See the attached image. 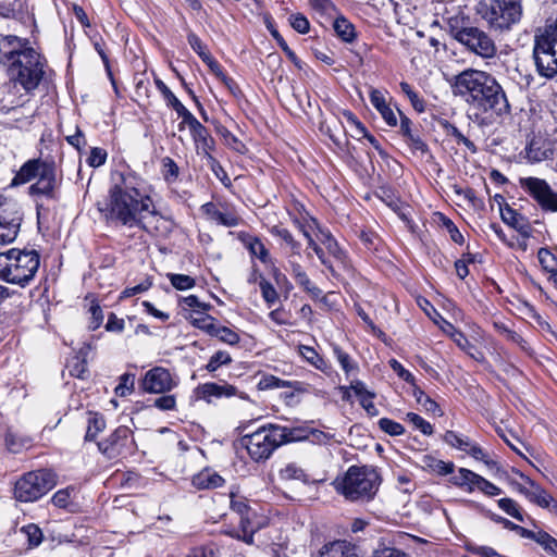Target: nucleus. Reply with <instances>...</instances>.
Masks as SVG:
<instances>
[{
	"mask_svg": "<svg viewBox=\"0 0 557 557\" xmlns=\"http://www.w3.org/2000/svg\"><path fill=\"white\" fill-rule=\"evenodd\" d=\"M141 178L133 174H121L109 190L104 206L98 203L107 220L129 227L148 228L146 220L157 215L151 197L145 189Z\"/></svg>",
	"mask_w": 557,
	"mask_h": 557,
	"instance_id": "obj_1",
	"label": "nucleus"
},
{
	"mask_svg": "<svg viewBox=\"0 0 557 557\" xmlns=\"http://www.w3.org/2000/svg\"><path fill=\"white\" fill-rule=\"evenodd\" d=\"M455 95L461 96L465 100L483 113L503 115L509 112L507 97L497 83L488 73L468 69L455 77Z\"/></svg>",
	"mask_w": 557,
	"mask_h": 557,
	"instance_id": "obj_2",
	"label": "nucleus"
},
{
	"mask_svg": "<svg viewBox=\"0 0 557 557\" xmlns=\"http://www.w3.org/2000/svg\"><path fill=\"white\" fill-rule=\"evenodd\" d=\"M0 62L7 67L8 76L26 91L34 90L44 76L40 54L16 36H7L0 46Z\"/></svg>",
	"mask_w": 557,
	"mask_h": 557,
	"instance_id": "obj_3",
	"label": "nucleus"
},
{
	"mask_svg": "<svg viewBox=\"0 0 557 557\" xmlns=\"http://www.w3.org/2000/svg\"><path fill=\"white\" fill-rule=\"evenodd\" d=\"M447 25L451 37L470 52L483 59H492L496 55L497 47L492 37L481 28L472 26L463 14L448 17Z\"/></svg>",
	"mask_w": 557,
	"mask_h": 557,
	"instance_id": "obj_4",
	"label": "nucleus"
},
{
	"mask_svg": "<svg viewBox=\"0 0 557 557\" xmlns=\"http://www.w3.org/2000/svg\"><path fill=\"white\" fill-rule=\"evenodd\" d=\"M379 479L372 468L351 466L343 479L334 482V486L349 500H369L379 488Z\"/></svg>",
	"mask_w": 557,
	"mask_h": 557,
	"instance_id": "obj_5",
	"label": "nucleus"
},
{
	"mask_svg": "<svg viewBox=\"0 0 557 557\" xmlns=\"http://www.w3.org/2000/svg\"><path fill=\"white\" fill-rule=\"evenodd\" d=\"M33 180L36 182L29 187L33 196L54 197L57 186L55 168L52 163L40 159L27 161L14 176L12 184L21 185Z\"/></svg>",
	"mask_w": 557,
	"mask_h": 557,
	"instance_id": "obj_6",
	"label": "nucleus"
},
{
	"mask_svg": "<svg viewBox=\"0 0 557 557\" xmlns=\"http://www.w3.org/2000/svg\"><path fill=\"white\" fill-rule=\"evenodd\" d=\"M475 12L491 28L508 30L522 16L521 0H479Z\"/></svg>",
	"mask_w": 557,
	"mask_h": 557,
	"instance_id": "obj_7",
	"label": "nucleus"
},
{
	"mask_svg": "<svg viewBox=\"0 0 557 557\" xmlns=\"http://www.w3.org/2000/svg\"><path fill=\"white\" fill-rule=\"evenodd\" d=\"M533 58L541 76L554 78L557 75V20L536 36Z\"/></svg>",
	"mask_w": 557,
	"mask_h": 557,
	"instance_id": "obj_8",
	"label": "nucleus"
},
{
	"mask_svg": "<svg viewBox=\"0 0 557 557\" xmlns=\"http://www.w3.org/2000/svg\"><path fill=\"white\" fill-rule=\"evenodd\" d=\"M283 432L281 425L268 424L250 434H246L242 442L251 459L262 461L270 458L273 451L282 445Z\"/></svg>",
	"mask_w": 557,
	"mask_h": 557,
	"instance_id": "obj_9",
	"label": "nucleus"
},
{
	"mask_svg": "<svg viewBox=\"0 0 557 557\" xmlns=\"http://www.w3.org/2000/svg\"><path fill=\"white\" fill-rule=\"evenodd\" d=\"M55 483V474L50 470L30 471L16 481L14 496L20 502H35L47 494Z\"/></svg>",
	"mask_w": 557,
	"mask_h": 557,
	"instance_id": "obj_10",
	"label": "nucleus"
},
{
	"mask_svg": "<svg viewBox=\"0 0 557 557\" xmlns=\"http://www.w3.org/2000/svg\"><path fill=\"white\" fill-rule=\"evenodd\" d=\"M40 257L36 250L12 249L9 283L26 286L39 269Z\"/></svg>",
	"mask_w": 557,
	"mask_h": 557,
	"instance_id": "obj_11",
	"label": "nucleus"
},
{
	"mask_svg": "<svg viewBox=\"0 0 557 557\" xmlns=\"http://www.w3.org/2000/svg\"><path fill=\"white\" fill-rule=\"evenodd\" d=\"M231 508L240 516V531H232L230 534L247 544H252L253 534L263 527V520L257 517L243 497H236L232 494Z\"/></svg>",
	"mask_w": 557,
	"mask_h": 557,
	"instance_id": "obj_12",
	"label": "nucleus"
},
{
	"mask_svg": "<svg viewBox=\"0 0 557 557\" xmlns=\"http://www.w3.org/2000/svg\"><path fill=\"white\" fill-rule=\"evenodd\" d=\"M520 187L545 211L557 212V193L539 177H521Z\"/></svg>",
	"mask_w": 557,
	"mask_h": 557,
	"instance_id": "obj_13",
	"label": "nucleus"
},
{
	"mask_svg": "<svg viewBox=\"0 0 557 557\" xmlns=\"http://www.w3.org/2000/svg\"><path fill=\"white\" fill-rule=\"evenodd\" d=\"M22 223V213L14 202H0V244L15 240Z\"/></svg>",
	"mask_w": 557,
	"mask_h": 557,
	"instance_id": "obj_14",
	"label": "nucleus"
},
{
	"mask_svg": "<svg viewBox=\"0 0 557 557\" xmlns=\"http://www.w3.org/2000/svg\"><path fill=\"white\" fill-rule=\"evenodd\" d=\"M135 445L132 431L127 426H119L107 440L98 443L99 450L113 459L131 450Z\"/></svg>",
	"mask_w": 557,
	"mask_h": 557,
	"instance_id": "obj_15",
	"label": "nucleus"
},
{
	"mask_svg": "<svg viewBox=\"0 0 557 557\" xmlns=\"http://www.w3.org/2000/svg\"><path fill=\"white\" fill-rule=\"evenodd\" d=\"M184 124L188 126L196 143L198 152L202 153L207 158L211 169L215 170V166H219L221 170L220 163L210 153L214 146V139L209 134L208 129L195 116H191Z\"/></svg>",
	"mask_w": 557,
	"mask_h": 557,
	"instance_id": "obj_16",
	"label": "nucleus"
},
{
	"mask_svg": "<svg viewBox=\"0 0 557 557\" xmlns=\"http://www.w3.org/2000/svg\"><path fill=\"white\" fill-rule=\"evenodd\" d=\"M177 385L169 370L162 367H156L146 372L141 386L143 389L151 394H164L172 391Z\"/></svg>",
	"mask_w": 557,
	"mask_h": 557,
	"instance_id": "obj_17",
	"label": "nucleus"
},
{
	"mask_svg": "<svg viewBox=\"0 0 557 557\" xmlns=\"http://www.w3.org/2000/svg\"><path fill=\"white\" fill-rule=\"evenodd\" d=\"M201 210L211 222L218 225L234 227L239 223V218L232 210L220 208L213 202L205 203Z\"/></svg>",
	"mask_w": 557,
	"mask_h": 557,
	"instance_id": "obj_18",
	"label": "nucleus"
},
{
	"mask_svg": "<svg viewBox=\"0 0 557 557\" xmlns=\"http://www.w3.org/2000/svg\"><path fill=\"white\" fill-rule=\"evenodd\" d=\"M398 113L400 116V134L406 138V143L409 145L410 149L413 152L425 153L428 151V145L422 140L419 128L401 112Z\"/></svg>",
	"mask_w": 557,
	"mask_h": 557,
	"instance_id": "obj_19",
	"label": "nucleus"
},
{
	"mask_svg": "<svg viewBox=\"0 0 557 557\" xmlns=\"http://www.w3.org/2000/svg\"><path fill=\"white\" fill-rule=\"evenodd\" d=\"M236 392V387L227 383H203L196 388L197 397L208 403H210L213 398L235 396Z\"/></svg>",
	"mask_w": 557,
	"mask_h": 557,
	"instance_id": "obj_20",
	"label": "nucleus"
},
{
	"mask_svg": "<svg viewBox=\"0 0 557 557\" xmlns=\"http://www.w3.org/2000/svg\"><path fill=\"white\" fill-rule=\"evenodd\" d=\"M317 557H358V554L351 543L339 540L324 544Z\"/></svg>",
	"mask_w": 557,
	"mask_h": 557,
	"instance_id": "obj_21",
	"label": "nucleus"
},
{
	"mask_svg": "<svg viewBox=\"0 0 557 557\" xmlns=\"http://www.w3.org/2000/svg\"><path fill=\"white\" fill-rule=\"evenodd\" d=\"M156 85L159 91L162 94L168 106L172 107L178 116L182 117V124L188 121L194 114L186 109V107L177 99V97L171 91V89L159 78L156 79Z\"/></svg>",
	"mask_w": 557,
	"mask_h": 557,
	"instance_id": "obj_22",
	"label": "nucleus"
},
{
	"mask_svg": "<svg viewBox=\"0 0 557 557\" xmlns=\"http://www.w3.org/2000/svg\"><path fill=\"white\" fill-rule=\"evenodd\" d=\"M521 479L530 485V491H523V495L543 508H549L554 502L550 494L543 490L540 485L535 484L532 480L523 474H520Z\"/></svg>",
	"mask_w": 557,
	"mask_h": 557,
	"instance_id": "obj_23",
	"label": "nucleus"
},
{
	"mask_svg": "<svg viewBox=\"0 0 557 557\" xmlns=\"http://www.w3.org/2000/svg\"><path fill=\"white\" fill-rule=\"evenodd\" d=\"M191 482L198 490H209L222 486L224 479L211 469H205L194 475Z\"/></svg>",
	"mask_w": 557,
	"mask_h": 557,
	"instance_id": "obj_24",
	"label": "nucleus"
},
{
	"mask_svg": "<svg viewBox=\"0 0 557 557\" xmlns=\"http://www.w3.org/2000/svg\"><path fill=\"white\" fill-rule=\"evenodd\" d=\"M481 475L466 468H460L458 474L451 479L454 485L467 491L468 493L478 490Z\"/></svg>",
	"mask_w": 557,
	"mask_h": 557,
	"instance_id": "obj_25",
	"label": "nucleus"
},
{
	"mask_svg": "<svg viewBox=\"0 0 557 557\" xmlns=\"http://www.w3.org/2000/svg\"><path fill=\"white\" fill-rule=\"evenodd\" d=\"M500 216L504 223L517 230L521 234H527L529 225L524 216L511 209L509 206L500 209Z\"/></svg>",
	"mask_w": 557,
	"mask_h": 557,
	"instance_id": "obj_26",
	"label": "nucleus"
},
{
	"mask_svg": "<svg viewBox=\"0 0 557 557\" xmlns=\"http://www.w3.org/2000/svg\"><path fill=\"white\" fill-rule=\"evenodd\" d=\"M281 480L284 481H299L307 483L309 481L306 471L296 462L286 463L278 472Z\"/></svg>",
	"mask_w": 557,
	"mask_h": 557,
	"instance_id": "obj_27",
	"label": "nucleus"
},
{
	"mask_svg": "<svg viewBox=\"0 0 557 557\" xmlns=\"http://www.w3.org/2000/svg\"><path fill=\"white\" fill-rule=\"evenodd\" d=\"M333 27L336 35L346 42H351L356 37L354 25L344 16L337 17Z\"/></svg>",
	"mask_w": 557,
	"mask_h": 557,
	"instance_id": "obj_28",
	"label": "nucleus"
},
{
	"mask_svg": "<svg viewBox=\"0 0 557 557\" xmlns=\"http://www.w3.org/2000/svg\"><path fill=\"white\" fill-rule=\"evenodd\" d=\"M416 401L426 411L437 416H442V411L437 403L431 399L422 389L416 387L413 391Z\"/></svg>",
	"mask_w": 557,
	"mask_h": 557,
	"instance_id": "obj_29",
	"label": "nucleus"
},
{
	"mask_svg": "<svg viewBox=\"0 0 557 557\" xmlns=\"http://www.w3.org/2000/svg\"><path fill=\"white\" fill-rule=\"evenodd\" d=\"M298 350H299L300 356L302 358H305L315 369L323 370L325 368V361L314 350V348H312L310 346L300 345Z\"/></svg>",
	"mask_w": 557,
	"mask_h": 557,
	"instance_id": "obj_30",
	"label": "nucleus"
},
{
	"mask_svg": "<svg viewBox=\"0 0 557 557\" xmlns=\"http://www.w3.org/2000/svg\"><path fill=\"white\" fill-rule=\"evenodd\" d=\"M106 428V421L102 416L98 413H90L88 418V426L86 431V440H94L99 432Z\"/></svg>",
	"mask_w": 557,
	"mask_h": 557,
	"instance_id": "obj_31",
	"label": "nucleus"
},
{
	"mask_svg": "<svg viewBox=\"0 0 557 557\" xmlns=\"http://www.w3.org/2000/svg\"><path fill=\"white\" fill-rule=\"evenodd\" d=\"M231 362L232 357L227 351L218 350L210 357L209 362L206 364V370L215 372L220 367L230 364Z\"/></svg>",
	"mask_w": 557,
	"mask_h": 557,
	"instance_id": "obj_32",
	"label": "nucleus"
},
{
	"mask_svg": "<svg viewBox=\"0 0 557 557\" xmlns=\"http://www.w3.org/2000/svg\"><path fill=\"white\" fill-rule=\"evenodd\" d=\"M445 128L447 134L454 137L458 145H463L471 153H476L478 148L474 143L467 138L455 125L448 123Z\"/></svg>",
	"mask_w": 557,
	"mask_h": 557,
	"instance_id": "obj_33",
	"label": "nucleus"
},
{
	"mask_svg": "<svg viewBox=\"0 0 557 557\" xmlns=\"http://www.w3.org/2000/svg\"><path fill=\"white\" fill-rule=\"evenodd\" d=\"M259 287L261 290L262 298L269 307L273 306L278 300V294L274 286L260 275Z\"/></svg>",
	"mask_w": 557,
	"mask_h": 557,
	"instance_id": "obj_34",
	"label": "nucleus"
},
{
	"mask_svg": "<svg viewBox=\"0 0 557 557\" xmlns=\"http://www.w3.org/2000/svg\"><path fill=\"white\" fill-rule=\"evenodd\" d=\"M213 337H218L222 343L235 346L239 342V335L232 329L218 324Z\"/></svg>",
	"mask_w": 557,
	"mask_h": 557,
	"instance_id": "obj_35",
	"label": "nucleus"
},
{
	"mask_svg": "<svg viewBox=\"0 0 557 557\" xmlns=\"http://www.w3.org/2000/svg\"><path fill=\"white\" fill-rule=\"evenodd\" d=\"M75 492L74 487H66L55 492L51 498L52 504L59 508H70L72 505V495Z\"/></svg>",
	"mask_w": 557,
	"mask_h": 557,
	"instance_id": "obj_36",
	"label": "nucleus"
},
{
	"mask_svg": "<svg viewBox=\"0 0 557 557\" xmlns=\"http://www.w3.org/2000/svg\"><path fill=\"white\" fill-rule=\"evenodd\" d=\"M162 174L165 182L170 184L176 182L180 169L173 159L169 157L162 159Z\"/></svg>",
	"mask_w": 557,
	"mask_h": 557,
	"instance_id": "obj_37",
	"label": "nucleus"
},
{
	"mask_svg": "<svg viewBox=\"0 0 557 557\" xmlns=\"http://www.w3.org/2000/svg\"><path fill=\"white\" fill-rule=\"evenodd\" d=\"M347 119L348 122H350L356 127V136L366 137L369 140V143L373 146V148L377 150L380 153H382L379 141L372 135H369L367 133L366 127L356 119V116L352 113H348Z\"/></svg>",
	"mask_w": 557,
	"mask_h": 557,
	"instance_id": "obj_38",
	"label": "nucleus"
},
{
	"mask_svg": "<svg viewBox=\"0 0 557 557\" xmlns=\"http://www.w3.org/2000/svg\"><path fill=\"white\" fill-rule=\"evenodd\" d=\"M537 258L543 270L555 273L557 267L556 257L546 248H541L537 252Z\"/></svg>",
	"mask_w": 557,
	"mask_h": 557,
	"instance_id": "obj_39",
	"label": "nucleus"
},
{
	"mask_svg": "<svg viewBox=\"0 0 557 557\" xmlns=\"http://www.w3.org/2000/svg\"><path fill=\"white\" fill-rule=\"evenodd\" d=\"M168 277L173 287H175L178 290L190 289L195 286V280L186 274L169 273Z\"/></svg>",
	"mask_w": 557,
	"mask_h": 557,
	"instance_id": "obj_40",
	"label": "nucleus"
},
{
	"mask_svg": "<svg viewBox=\"0 0 557 557\" xmlns=\"http://www.w3.org/2000/svg\"><path fill=\"white\" fill-rule=\"evenodd\" d=\"M444 441L448 445L463 451H467L471 443V441L468 437L460 436L454 431H447L444 435Z\"/></svg>",
	"mask_w": 557,
	"mask_h": 557,
	"instance_id": "obj_41",
	"label": "nucleus"
},
{
	"mask_svg": "<svg viewBox=\"0 0 557 557\" xmlns=\"http://www.w3.org/2000/svg\"><path fill=\"white\" fill-rule=\"evenodd\" d=\"M334 355L339 362L342 369L346 372V374H349L357 370L356 363L351 360L350 356L345 352L343 349H341L338 346H335L333 348Z\"/></svg>",
	"mask_w": 557,
	"mask_h": 557,
	"instance_id": "obj_42",
	"label": "nucleus"
},
{
	"mask_svg": "<svg viewBox=\"0 0 557 557\" xmlns=\"http://www.w3.org/2000/svg\"><path fill=\"white\" fill-rule=\"evenodd\" d=\"M400 88H401V91L409 98L414 110L418 112H423L425 109V103L419 97V95L416 91H413L411 86L408 83L403 82V83H400Z\"/></svg>",
	"mask_w": 557,
	"mask_h": 557,
	"instance_id": "obj_43",
	"label": "nucleus"
},
{
	"mask_svg": "<svg viewBox=\"0 0 557 557\" xmlns=\"http://www.w3.org/2000/svg\"><path fill=\"white\" fill-rule=\"evenodd\" d=\"M219 323H216L215 319L211 315H203L200 318H195L193 320V325L206 332L208 335L213 336L215 329Z\"/></svg>",
	"mask_w": 557,
	"mask_h": 557,
	"instance_id": "obj_44",
	"label": "nucleus"
},
{
	"mask_svg": "<svg viewBox=\"0 0 557 557\" xmlns=\"http://www.w3.org/2000/svg\"><path fill=\"white\" fill-rule=\"evenodd\" d=\"M498 506L502 510H504L507 515L517 519L518 521H523V516L520 511L518 504L511 498H502L498 500Z\"/></svg>",
	"mask_w": 557,
	"mask_h": 557,
	"instance_id": "obj_45",
	"label": "nucleus"
},
{
	"mask_svg": "<svg viewBox=\"0 0 557 557\" xmlns=\"http://www.w3.org/2000/svg\"><path fill=\"white\" fill-rule=\"evenodd\" d=\"M406 419L424 435H431L433 433L432 425L419 414L414 412H408Z\"/></svg>",
	"mask_w": 557,
	"mask_h": 557,
	"instance_id": "obj_46",
	"label": "nucleus"
},
{
	"mask_svg": "<svg viewBox=\"0 0 557 557\" xmlns=\"http://www.w3.org/2000/svg\"><path fill=\"white\" fill-rule=\"evenodd\" d=\"M379 426L382 431L392 436H398L405 433V428L400 423L387 418L380 419Z\"/></svg>",
	"mask_w": 557,
	"mask_h": 557,
	"instance_id": "obj_47",
	"label": "nucleus"
},
{
	"mask_svg": "<svg viewBox=\"0 0 557 557\" xmlns=\"http://www.w3.org/2000/svg\"><path fill=\"white\" fill-rule=\"evenodd\" d=\"M537 543L552 557H557V540L546 532H541L537 536Z\"/></svg>",
	"mask_w": 557,
	"mask_h": 557,
	"instance_id": "obj_48",
	"label": "nucleus"
},
{
	"mask_svg": "<svg viewBox=\"0 0 557 557\" xmlns=\"http://www.w3.org/2000/svg\"><path fill=\"white\" fill-rule=\"evenodd\" d=\"M249 250L252 256L260 259L263 263H268L270 261L269 251L260 239L253 238L249 243Z\"/></svg>",
	"mask_w": 557,
	"mask_h": 557,
	"instance_id": "obj_49",
	"label": "nucleus"
},
{
	"mask_svg": "<svg viewBox=\"0 0 557 557\" xmlns=\"http://www.w3.org/2000/svg\"><path fill=\"white\" fill-rule=\"evenodd\" d=\"M471 457L484 462L488 468H493L496 463L488 458V455L475 443H470L467 451Z\"/></svg>",
	"mask_w": 557,
	"mask_h": 557,
	"instance_id": "obj_50",
	"label": "nucleus"
},
{
	"mask_svg": "<svg viewBox=\"0 0 557 557\" xmlns=\"http://www.w3.org/2000/svg\"><path fill=\"white\" fill-rule=\"evenodd\" d=\"M22 532L25 533L32 546H38L42 541V532L36 524L30 523L23 527Z\"/></svg>",
	"mask_w": 557,
	"mask_h": 557,
	"instance_id": "obj_51",
	"label": "nucleus"
},
{
	"mask_svg": "<svg viewBox=\"0 0 557 557\" xmlns=\"http://www.w3.org/2000/svg\"><path fill=\"white\" fill-rule=\"evenodd\" d=\"M25 444H27V441L25 438L18 437L15 433L9 431L5 434V446L11 453H20Z\"/></svg>",
	"mask_w": 557,
	"mask_h": 557,
	"instance_id": "obj_52",
	"label": "nucleus"
},
{
	"mask_svg": "<svg viewBox=\"0 0 557 557\" xmlns=\"http://www.w3.org/2000/svg\"><path fill=\"white\" fill-rule=\"evenodd\" d=\"M107 332L111 333H122L125 330V320L119 318L115 313L110 312L108 314V321L104 325Z\"/></svg>",
	"mask_w": 557,
	"mask_h": 557,
	"instance_id": "obj_53",
	"label": "nucleus"
},
{
	"mask_svg": "<svg viewBox=\"0 0 557 557\" xmlns=\"http://www.w3.org/2000/svg\"><path fill=\"white\" fill-rule=\"evenodd\" d=\"M320 240L325 246L327 251L333 255L335 258L341 259L342 258V250L338 247L336 240L333 238V236L330 233L321 232V238Z\"/></svg>",
	"mask_w": 557,
	"mask_h": 557,
	"instance_id": "obj_54",
	"label": "nucleus"
},
{
	"mask_svg": "<svg viewBox=\"0 0 557 557\" xmlns=\"http://www.w3.org/2000/svg\"><path fill=\"white\" fill-rule=\"evenodd\" d=\"M289 384L274 375H264L259 381V387L261 389L281 388L287 387Z\"/></svg>",
	"mask_w": 557,
	"mask_h": 557,
	"instance_id": "obj_55",
	"label": "nucleus"
},
{
	"mask_svg": "<svg viewBox=\"0 0 557 557\" xmlns=\"http://www.w3.org/2000/svg\"><path fill=\"white\" fill-rule=\"evenodd\" d=\"M133 387H134V375L123 374L120 377L119 385L115 387V393L119 396L124 397V396L131 394Z\"/></svg>",
	"mask_w": 557,
	"mask_h": 557,
	"instance_id": "obj_56",
	"label": "nucleus"
},
{
	"mask_svg": "<svg viewBox=\"0 0 557 557\" xmlns=\"http://www.w3.org/2000/svg\"><path fill=\"white\" fill-rule=\"evenodd\" d=\"M12 249L0 253V280L9 283Z\"/></svg>",
	"mask_w": 557,
	"mask_h": 557,
	"instance_id": "obj_57",
	"label": "nucleus"
},
{
	"mask_svg": "<svg viewBox=\"0 0 557 557\" xmlns=\"http://www.w3.org/2000/svg\"><path fill=\"white\" fill-rule=\"evenodd\" d=\"M446 324L451 330L450 337L456 343V345L462 350L469 352V349L472 347V345L469 343L468 338L460 331H457L449 322H446Z\"/></svg>",
	"mask_w": 557,
	"mask_h": 557,
	"instance_id": "obj_58",
	"label": "nucleus"
},
{
	"mask_svg": "<svg viewBox=\"0 0 557 557\" xmlns=\"http://www.w3.org/2000/svg\"><path fill=\"white\" fill-rule=\"evenodd\" d=\"M153 406L162 411L174 410L176 407V398L174 395H163L154 399Z\"/></svg>",
	"mask_w": 557,
	"mask_h": 557,
	"instance_id": "obj_59",
	"label": "nucleus"
},
{
	"mask_svg": "<svg viewBox=\"0 0 557 557\" xmlns=\"http://www.w3.org/2000/svg\"><path fill=\"white\" fill-rule=\"evenodd\" d=\"M281 430L284 431L282 445L289 442L302 441L307 438V435L301 429H288L286 426H281Z\"/></svg>",
	"mask_w": 557,
	"mask_h": 557,
	"instance_id": "obj_60",
	"label": "nucleus"
},
{
	"mask_svg": "<svg viewBox=\"0 0 557 557\" xmlns=\"http://www.w3.org/2000/svg\"><path fill=\"white\" fill-rule=\"evenodd\" d=\"M89 312L91 314L89 329L95 331L97 330L103 322V312L99 305L92 304L89 308Z\"/></svg>",
	"mask_w": 557,
	"mask_h": 557,
	"instance_id": "obj_61",
	"label": "nucleus"
},
{
	"mask_svg": "<svg viewBox=\"0 0 557 557\" xmlns=\"http://www.w3.org/2000/svg\"><path fill=\"white\" fill-rule=\"evenodd\" d=\"M188 44L194 49L195 52L201 58L202 61L210 58V53H208L205 49V46L202 45L200 38L195 34L188 35Z\"/></svg>",
	"mask_w": 557,
	"mask_h": 557,
	"instance_id": "obj_62",
	"label": "nucleus"
},
{
	"mask_svg": "<svg viewBox=\"0 0 557 557\" xmlns=\"http://www.w3.org/2000/svg\"><path fill=\"white\" fill-rule=\"evenodd\" d=\"M292 27L300 34L309 32V21L301 14H293L289 17Z\"/></svg>",
	"mask_w": 557,
	"mask_h": 557,
	"instance_id": "obj_63",
	"label": "nucleus"
},
{
	"mask_svg": "<svg viewBox=\"0 0 557 557\" xmlns=\"http://www.w3.org/2000/svg\"><path fill=\"white\" fill-rule=\"evenodd\" d=\"M107 160V152L101 148H92L88 157V164L94 168L102 165Z\"/></svg>",
	"mask_w": 557,
	"mask_h": 557,
	"instance_id": "obj_64",
	"label": "nucleus"
}]
</instances>
